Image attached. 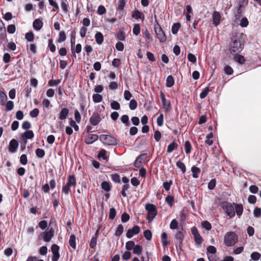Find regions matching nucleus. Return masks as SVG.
<instances>
[{
  "instance_id": "nucleus-54",
  "label": "nucleus",
  "mask_w": 261,
  "mask_h": 261,
  "mask_svg": "<svg viewBox=\"0 0 261 261\" xmlns=\"http://www.w3.org/2000/svg\"><path fill=\"white\" fill-rule=\"evenodd\" d=\"M260 257V254L257 252H253L251 254V258L252 260L254 261L257 260Z\"/></svg>"
},
{
  "instance_id": "nucleus-59",
  "label": "nucleus",
  "mask_w": 261,
  "mask_h": 261,
  "mask_svg": "<svg viewBox=\"0 0 261 261\" xmlns=\"http://www.w3.org/2000/svg\"><path fill=\"white\" fill-rule=\"evenodd\" d=\"M172 183H173L172 180H170L168 182H164L163 183V187H164V189L166 191H169L170 190L171 186L172 185Z\"/></svg>"
},
{
  "instance_id": "nucleus-2",
  "label": "nucleus",
  "mask_w": 261,
  "mask_h": 261,
  "mask_svg": "<svg viewBox=\"0 0 261 261\" xmlns=\"http://www.w3.org/2000/svg\"><path fill=\"white\" fill-rule=\"evenodd\" d=\"M238 237L237 234L233 231H229L224 236V243L228 246H233L238 242Z\"/></svg>"
},
{
  "instance_id": "nucleus-49",
  "label": "nucleus",
  "mask_w": 261,
  "mask_h": 261,
  "mask_svg": "<svg viewBox=\"0 0 261 261\" xmlns=\"http://www.w3.org/2000/svg\"><path fill=\"white\" fill-rule=\"evenodd\" d=\"M6 109L7 111H11L14 108V103L12 101H8L5 103Z\"/></svg>"
},
{
  "instance_id": "nucleus-9",
  "label": "nucleus",
  "mask_w": 261,
  "mask_h": 261,
  "mask_svg": "<svg viewBox=\"0 0 261 261\" xmlns=\"http://www.w3.org/2000/svg\"><path fill=\"white\" fill-rule=\"evenodd\" d=\"M140 231V227L138 225L134 226L132 229H129L126 232V236L127 238L130 239L134 235L138 234Z\"/></svg>"
},
{
  "instance_id": "nucleus-63",
  "label": "nucleus",
  "mask_w": 261,
  "mask_h": 261,
  "mask_svg": "<svg viewBox=\"0 0 261 261\" xmlns=\"http://www.w3.org/2000/svg\"><path fill=\"white\" fill-rule=\"evenodd\" d=\"M39 113V110L35 108L30 112V115L32 118H35L38 115Z\"/></svg>"
},
{
  "instance_id": "nucleus-55",
  "label": "nucleus",
  "mask_w": 261,
  "mask_h": 261,
  "mask_svg": "<svg viewBox=\"0 0 261 261\" xmlns=\"http://www.w3.org/2000/svg\"><path fill=\"white\" fill-rule=\"evenodd\" d=\"M165 200L170 207H171L173 205V202L174 200V198L172 196H171L170 195H168L166 197Z\"/></svg>"
},
{
  "instance_id": "nucleus-60",
  "label": "nucleus",
  "mask_w": 261,
  "mask_h": 261,
  "mask_svg": "<svg viewBox=\"0 0 261 261\" xmlns=\"http://www.w3.org/2000/svg\"><path fill=\"white\" fill-rule=\"evenodd\" d=\"M20 162L22 165H26L28 163L27 155L24 154H22L20 158Z\"/></svg>"
},
{
  "instance_id": "nucleus-44",
  "label": "nucleus",
  "mask_w": 261,
  "mask_h": 261,
  "mask_svg": "<svg viewBox=\"0 0 261 261\" xmlns=\"http://www.w3.org/2000/svg\"><path fill=\"white\" fill-rule=\"evenodd\" d=\"M66 39V36L65 32L61 31L59 33L58 41L59 42H64Z\"/></svg>"
},
{
  "instance_id": "nucleus-5",
  "label": "nucleus",
  "mask_w": 261,
  "mask_h": 261,
  "mask_svg": "<svg viewBox=\"0 0 261 261\" xmlns=\"http://www.w3.org/2000/svg\"><path fill=\"white\" fill-rule=\"evenodd\" d=\"M145 210L147 211V220L151 222L157 215V211L154 205L151 203H147L145 206Z\"/></svg>"
},
{
  "instance_id": "nucleus-43",
  "label": "nucleus",
  "mask_w": 261,
  "mask_h": 261,
  "mask_svg": "<svg viewBox=\"0 0 261 261\" xmlns=\"http://www.w3.org/2000/svg\"><path fill=\"white\" fill-rule=\"evenodd\" d=\"M101 188L107 192L111 190V186L110 184L107 181H103L101 183Z\"/></svg>"
},
{
  "instance_id": "nucleus-41",
  "label": "nucleus",
  "mask_w": 261,
  "mask_h": 261,
  "mask_svg": "<svg viewBox=\"0 0 261 261\" xmlns=\"http://www.w3.org/2000/svg\"><path fill=\"white\" fill-rule=\"evenodd\" d=\"M210 91L208 87H206L200 94V97L201 99L204 98Z\"/></svg>"
},
{
  "instance_id": "nucleus-22",
  "label": "nucleus",
  "mask_w": 261,
  "mask_h": 261,
  "mask_svg": "<svg viewBox=\"0 0 261 261\" xmlns=\"http://www.w3.org/2000/svg\"><path fill=\"white\" fill-rule=\"evenodd\" d=\"M191 171L192 172L193 177L195 178H197L200 172V169L197 167L193 166L192 167Z\"/></svg>"
},
{
  "instance_id": "nucleus-30",
  "label": "nucleus",
  "mask_w": 261,
  "mask_h": 261,
  "mask_svg": "<svg viewBox=\"0 0 261 261\" xmlns=\"http://www.w3.org/2000/svg\"><path fill=\"white\" fill-rule=\"evenodd\" d=\"M123 232V226L121 224H119L115 231V236L116 237H119Z\"/></svg>"
},
{
  "instance_id": "nucleus-36",
  "label": "nucleus",
  "mask_w": 261,
  "mask_h": 261,
  "mask_svg": "<svg viewBox=\"0 0 261 261\" xmlns=\"http://www.w3.org/2000/svg\"><path fill=\"white\" fill-rule=\"evenodd\" d=\"M180 23L178 22L174 23V24L172 27V29H171L172 33L173 34H177V33L178 31V30L180 28Z\"/></svg>"
},
{
  "instance_id": "nucleus-31",
  "label": "nucleus",
  "mask_w": 261,
  "mask_h": 261,
  "mask_svg": "<svg viewBox=\"0 0 261 261\" xmlns=\"http://www.w3.org/2000/svg\"><path fill=\"white\" fill-rule=\"evenodd\" d=\"M143 250L142 246L139 245H136L133 249V253L138 255H140Z\"/></svg>"
},
{
  "instance_id": "nucleus-33",
  "label": "nucleus",
  "mask_w": 261,
  "mask_h": 261,
  "mask_svg": "<svg viewBox=\"0 0 261 261\" xmlns=\"http://www.w3.org/2000/svg\"><path fill=\"white\" fill-rule=\"evenodd\" d=\"M177 146H178V145L175 142H173L171 143V144H170L168 145V146L167 147V152H172L174 149L177 148Z\"/></svg>"
},
{
  "instance_id": "nucleus-39",
  "label": "nucleus",
  "mask_w": 261,
  "mask_h": 261,
  "mask_svg": "<svg viewBox=\"0 0 261 261\" xmlns=\"http://www.w3.org/2000/svg\"><path fill=\"white\" fill-rule=\"evenodd\" d=\"M121 122L124 123L126 126L129 125L128 123L129 117L127 115H123L121 117Z\"/></svg>"
},
{
  "instance_id": "nucleus-34",
  "label": "nucleus",
  "mask_w": 261,
  "mask_h": 261,
  "mask_svg": "<svg viewBox=\"0 0 261 261\" xmlns=\"http://www.w3.org/2000/svg\"><path fill=\"white\" fill-rule=\"evenodd\" d=\"M163 107L166 110V111H169L170 110V102L168 101L166 98L165 100L162 101Z\"/></svg>"
},
{
  "instance_id": "nucleus-15",
  "label": "nucleus",
  "mask_w": 261,
  "mask_h": 261,
  "mask_svg": "<svg viewBox=\"0 0 261 261\" xmlns=\"http://www.w3.org/2000/svg\"><path fill=\"white\" fill-rule=\"evenodd\" d=\"M206 250H207L206 254H207V255L208 257V259L209 261H212V259H210V254H214L216 253V252L217 251V249H216V247L213 246H209L207 248Z\"/></svg>"
},
{
  "instance_id": "nucleus-6",
  "label": "nucleus",
  "mask_w": 261,
  "mask_h": 261,
  "mask_svg": "<svg viewBox=\"0 0 261 261\" xmlns=\"http://www.w3.org/2000/svg\"><path fill=\"white\" fill-rule=\"evenodd\" d=\"M221 206L229 218H232L235 216L234 204H232L230 203L224 201L221 203Z\"/></svg>"
},
{
  "instance_id": "nucleus-52",
  "label": "nucleus",
  "mask_w": 261,
  "mask_h": 261,
  "mask_svg": "<svg viewBox=\"0 0 261 261\" xmlns=\"http://www.w3.org/2000/svg\"><path fill=\"white\" fill-rule=\"evenodd\" d=\"M61 6L62 9L65 12H67L68 11V4L66 2L64 1H62L61 3Z\"/></svg>"
},
{
  "instance_id": "nucleus-58",
  "label": "nucleus",
  "mask_w": 261,
  "mask_h": 261,
  "mask_svg": "<svg viewBox=\"0 0 261 261\" xmlns=\"http://www.w3.org/2000/svg\"><path fill=\"white\" fill-rule=\"evenodd\" d=\"M106 12V9L103 6L100 5L98 7L97 13L99 15H103Z\"/></svg>"
},
{
  "instance_id": "nucleus-12",
  "label": "nucleus",
  "mask_w": 261,
  "mask_h": 261,
  "mask_svg": "<svg viewBox=\"0 0 261 261\" xmlns=\"http://www.w3.org/2000/svg\"><path fill=\"white\" fill-rule=\"evenodd\" d=\"M98 136L96 134H88L85 138V142L90 144L97 140Z\"/></svg>"
},
{
  "instance_id": "nucleus-1",
  "label": "nucleus",
  "mask_w": 261,
  "mask_h": 261,
  "mask_svg": "<svg viewBox=\"0 0 261 261\" xmlns=\"http://www.w3.org/2000/svg\"><path fill=\"white\" fill-rule=\"evenodd\" d=\"M244 44L241 40L238 37H234L232 38L229 50L232 55H236L242 50Z\"/></svg>"
},
{
  "instance_id": "nucleus-16",
  "label": "nucleus",
  "mask_w": 261,
  "mask_h": 261,
  "mask_svg": "<svg viewBox=\"0 0 261 261\" xmlns=\"http://www.w3.org/2000/svg\"><path fill=\"white\" fill-rule=\"evenodd\" d=\"M43 26V22L39 19H35L33 22V28L36 31L40 30Z\"/></svg>"
},
{
  "instance_id": "nucleus-32",
  "label": "nucleus",
  "mask_w": 261,
  "mask_h": 261,
  "mask_svg": "<svg viewBox=\"0 0 261 261\" xmlns=\"http://www.w3.org/2000/svg\"><path fill=\"white\" fill-rule=\"evenodd\" d=\"M93 100L95 103H98L101 101L102 97L99 94H94L92 96Z\"/></svg>"
},
{
  "instance_id": "nucleus-51",
  "label": "nucleus",
  "mask_w": 261,
  "mask_h": 261,
  "mask_svg": "<svg viewBox=\"0 0 261 261\" xmlns=\"http://www.w3.org/2000/svg\"><path fill=\"white\" fill-rule=\"evenodd\" d=\"M116 210L114 207L111 208L109 211V218L112 220L114 219L116 216Z\"/></svg>"
},
{
  "instance_id": "nucleus-18",
  "label": "nucleus",
  "mask_w": 261,
  "mask_h": 261,
  "mask_svg": "<svg viewBox=\"0 0 261 261\" xmlns=\"http://www.w3.org/2000/svg\"><path fill=\"white\" fill-rule=\"evenodd\" d=\"M69 113V110L67 108H63L60 113L59 119L60 120H64L66 118Z\"/></svg>"
},
{
  "instance_id": "nucleus-35",
  "label": "nucleus",
  "mask_w": 261,
  "mask_h": 261,
  "mask_svg": "<svg viewBox=\"0 0 261 261\" xmlns=\"http://www.w3.org/2000/svg\"><path fill=\"white\" fill-rule=\"evenodd\" d=\"M143 16V14L142 13L140 12L138 10H135L132 15V17L137 19H141Z\"/></svg>"
},
{
  "instance_id": "nucleus-26",
  "label": "nucleus",
  "mask_w": 261,
  "mask_h": 261,
  "mask_svg": "<svg viewBox=\"0 0 261 261\" xmlns=\"http://www.w3.org/2000/svg\"><path fill=\"white\" fill-rule=\"evenodd\" d=\"M174 84V80L172 75H169L166 80V86L171 87Z\"/></svg>"
},
{
  "instance_id": "nucleus-62",
  "label": "nucleus",
  "mask_w": 261,
  "mask_h": 261,
  "mask_svg": "<svg viewBox=\"0 0 261 261\" xmlns=\"http://www.w3.org/2000/svg\"><path fill=\"white\" fill-rule=\"evenodd\" d=\"M133 32V33L136 35H138L139 34L140 32V27L139 24H136L134 25Z\"/></svg>"
},
{
  "instance_id": "nucleus-42",
  "label": "nucleus",
  "mask_w": 261,
  "mask_h": 261,
  "mask_svg": "<svg viewBox=\"0 0 261 261\" xmlns=\"http://www.w3.org/2000/svg\"><path fill=\"white\" fill-rule=\"evenodd\" d=\"M48 2L49 5L54 7L53 11H57L58 12L59 9L58 4L54 0H48Z\"/></svg>"
},
{
  "instance_id": "nucleus-48",
  "label": "nucleus",
  "mask_w": 261,
  "mask_h": 261,
  "mask_svg": "<svg viewBox=\"0 0 261 261\" xmlns=\"http://www.w3.org/2000/svg\"><path fill=\"white\" fill-rule=\"evenodd\" d=\"M137 107V102L136 100L132 99L129 103V109L132 110H134L136 109Z\"/></svg>"
},
{
  "instance_id": "nucleus-40",
  "label": "nucleus",
  "mask_w": 261,
  "mask_h": 261,
  "mask_svg": "<svg viewBox=\"0 0 261 261\" xmlns=\"http://www.w3.org/2000/svg\"><path fill=\"white\" fill-rule=\"evenodd\" d=\"M25 39L29 42L33 41L34 38V35L32 32H29L25 34Z\"/></svg>"
},
{
  "instance_id": "nucleus-21",
  "label": "nucleus",
  "mask_w": 261,
  "mask_h": 261,
  "mask_svg": "<svg viewBox=\"0 0 261 261\" xmlns=\"http://www.w3.org/2000/svg\"><path fill=\"white\" fill-rule=\"evenodd\" d=\"M161 239L162 245L164 247L169 244V242L167 241V234L165 232H164L162 233Z\"/></svg>"
},
{
  "instance_id": "nucleus-25",
  "label": "nucleus",
  "mask_w": 261,
  "mask_h": 261,
  "mask_svg": "<svg viewBox=\"0 0 261 261\" xmlns=\"http://www.w3.org/2000/svg\"><path fill=\"white\" fill-rule=\"evenodd\" d=\"M234 59L236 62H238L241 64H244L245 61V59L243 56L238 54L235 55Z\"/></svg>"
},
{
  "instance_id": "nucleus-45",
  "label": "nucleus",
  "mask_w": 261,
  "mask_h": 261,
  "mask_svg": "<svg viewBox=\"0 0 261 261\" xmlns=\"http://www.w3.org/2000/svg\"><path fill=\"white\" fill-rule=\"evenodd\" d=\"M135 246V243L132 241H129L126 242L125 245L126 249L127 250H130L132 249H134Z\"/></svg>"
},
{
  "instance_id": "nucleus-50",
  "label": "nucleus",
  "mask_w": 261,
  "mask_h": 261,
  "mask_svg": "<svg viewBox=\"0 0 261 261\" xmlns=\"http://www.w3.org/2000/svg\"><path fill=\"white\" fill-rule=\"evenodd\" d=\"M178 227V222L176 219H173L170 224V228L171 229H177Z\"/></svg>"
},
{
  "instance_id": "nucleus-17",
  "label": "nucleus",
  "mask_w": 261,
  "mask_h": 261,
  "mask_svg": "<svg viewBox=\"0 0 261 261\" xmlns=\"http://www.w3.org/2000/svg\"><path fill=\"white\" fill-rule=\"evenodd\" d=\"M82 50V45L81 44H77L75 47H71L72 54L73 57L76 58L75 53L79 54Z\"/></svg>"
},
{
  "instance_id": "nucleus-4",
  "label": "nucleus",
  "mask_w": 261,
  "mask_h": 261,
  "mask_svg": "<svg viewBox=\"0 0 261 261\" xmlns=\"http://www.w3.org/2000/svg\"><path fill=\"white\" fill-rule=\"evenodd\" d=\"M100 141L107 145H115L117 144V140L110 135H101L99 137Z\"/></svg>"
},
{
  "instance_id": "nucleus-64",
  "label": "nucleus",
  "mask_w": 261,
  "mask_h": 261,
  "mask_svg": "<svg viewBox=\"0 0 261 261\" xmlns=\"http://www.w3.org/2000/svg\"><path fill=\"white\" fill-rule=\"evenodd\" d=\"M253 214L254 217L258 218L261 216V208L256 207L254 210Z\"/></svg>"
},
{
  "instance_id": "nucleus-38",
  "label": "nucleus",
  "mask_w": 261,
  "mask_h": 261,
  "mask_svg": "<svg viewBox=\"0 0 261 261\" xmlns=\"http://www.w3.org/2000/svg\"><path fill=\"white\" fill-rule=\"evenodd\" d=\"M36 155L40 158H42L45 155V151L43 149L37 148L36 150Z\"/></svg>"
},
{
  "instance_id": "nucleus-29",
  "label": "nucleus",
  "mask_w": 261,
  "mask_h": 261,
  "mask_svg": "<svg viewBox=\"0 0 261 261\" xmlns=\"http://www.w3.org/2000/svg\"><path fill=\"white\" fill-rule=\"evenodd\" d=\"M185 150L187 154H189L191 152L192 149V145L189 141H187L185 143Z\"/></svg>"
},
{
  "instance_id": "nucleus-27",
  "label": "nucleus",
  "mask_w": 261,
  "mask_h": 261,
  "mask_svg": "<svg viewBox=\"0 0 261 261\" xmlns=\"http://www.w3.org/2000/svg\"><path fill=\"white\" fill-rule=\"evenodd\" d=\"M76 238L74 235L72 234L70 237L69 243L70 246L73 249H75L76 248V243H75Z\"/></svg>"
},
{
  "instance_id": "nucleus-23",
  "label": "nucleus",
  "mask_w": 261,
  "mask_h": 261,
  "mask_svg": "<svg viewBox=\"0 0 261 261\" xmlns=\"http://www.w3.org/2000/svg\"><path fill=\"white\" fill-rule=\"evenodd\" d=\"M98 157L99 159L102 158L104 160H107L108 157L107 151L103 149H101L98 154Z\"/></svg>"
},
{
  "instance_id": "nucleus-28",
  "label": "nucleus",
  "mask_w": 261,
  "mask_h": 261,
  "mask_svg": "<svg viewBox=\"0 0 261 261\" xmlns=\"http://www.w3.org/2000/svg\"><path fill=\"white\" fill-rule=\"evenodd\" d=\"M34 133L32 130L25 131L22 135V137H25L26 139H31L34 137Z\"/></svg>"
},
{
  "instance_id": "nucleus-46",
  "label": "nucleus",
  "mask_w": 261,
  "mask_h": 261,
  "mask_svg": "<svg viewBox=\"0 0 261 261\" xmlns=\"http://www.w3.org/2000/svg\"><path fill=\"white\" fill-rule=\"evenodd\" d=\"M111 107L113 110H118L120 108V106L117 101H113L111 103Z\"/></svg>"
},
{
  "instance_id": "nucleus-14",
  "label": "nucleus",
  "mask_w": 261,
  "mask_h": 261,
  "mask_svg": "<svg viewBox=\"0 0 261 261\" xmlns=\"http://www.w3.org/2000/svg\"><path fill=\"white\" fill-rule=\"evenodd\" d=\"M234 207L235 213H236L237 215L240 217L243 212V205L241 204L234 203Z\"/></svg>"
},
{
  "instance_id": "nucleus-7",
  "label": "nucleus",
  "mask_w": 261,
  "mask_h": 261,
  "mask_svg": "<svg viewBox=\"0 0 261 261\" xmlns=\"http://www.w3.org/2000/svg\"><path fill=\"white\" fill-rule=\"evenodd\" d=\"M154 29L156 37L159 41L161 42H165L166 40V36L158 22H156L154 24Z\"/></svg>"
},
{
  "instance_id": "nucleus-10",
  "label": "nucleus",
  "mask_w": 261,
  "mask_h": 261,
  "mask_svg": "<svg viewBox=\"0 0 261 261\" xmlns=\"http://www.w3.org/2000/svg\"><path fill=\"white\" fill-rule=\"evenodd\" d=\"M221 16L220 13L218 11H214L213 13V23L217 27L221 22Z\"/></svg>"
},
{
  "instance_id": "nucleus-57",
  "label": "nucleus",
  "mask_w": 261,
  "mask_h": 261,
  "mask_svg": "<svg viewBox=\"0 0 261 261\" xmlns=\"http://www.w3.org/2000/svg\"><path fill=\"white\" fill-rule=\"evenodd\" d=\"M144 237L147 240H150L152 238V233L149 230H146L144 232Z\"/></svg>"
},
{
  "instance_id": "nucleus-24",
  "label": "nucleus",
  "mask_w": 261,
  "mask_h": 261,
  "mask_svg": "<svg viewBox=\"0 0 261 261\" xmlns=\"http://www.w3.org/2000/svg\"><path fill=\"white\" fill-rule=\"evenodd\" d=\"M1 104L2 106L5 105L7 100V96L6 93L3 91H0Z\"/></svg>"
},
{
  "instance_id": "nucleus-11",
  "label": "nucleus",
  "mask_w": 261,
  "mask_h": 261,
  "mask_svg": "<svg viewBox=\"0 0 261 261\" xmlns=\"http://www.w3.org/2000/svg\"><path fill=\"white\" fill-rule=\"evenodd\" d=\"M101 121V118L98 113H93L90 118V122L93 125H97Z\"/></svg>"
},
{
  "instance_id": "nucleus-53",
  "label": "nucleus",
  "mask_w": 261,
  "mask_h": 261,
  "mask_svg": "<svg viewBox=\"0 0 261 261\" xmlns=\"http://www.w3.org/2000/svg\"><path fill=\"white\" fill-rule=\"evenodd\" d=\"M129 187V185H123V186L122 187V190L121 192V193L122 195L123 196V197H126L127 194L125 192L128 189Z\"/></svg>"
},
{
  "instance_id": "nucleus-3",
  "label": "nucleus",
  "mask_w": 261,
  "mask_h": 261,
  "mask_svg": "<svg viewBox=\"0 0 261 261\" xmlns=\"http://www.w3.org/2000/svg\"><path fill=\"white\" fill-rule=\"evenodd\" d=\"M76 185V179L73 175H70L68 177L67 181L63 185L62 191L66 195H68L70 192L71 187L74 188Z\"/></svg>"
},
{
  "instance_id": "nucleus-13",
  "label": "nucleus",
  "mask_w": 261,
  "mask_h": 261,
  "mask_svg": "<svg viewBox=\"0 0 261 261\" xmlns=\"http://www.w3.org/2000/svg\"><path fill=\"white\" fill-rule=\"evenodd\" d=\"M18 146V142L14 139H12L9 143V151L13 153L15 152Z\"/></svg>"
},
{
  "instance_id": "nucleus-47",
  "label": "nucleus",
  "mask_w": 261,
  "mask_h": 261,
  "mask_svg": "<svg viewBox=\"0 0 261 261\" xmlns=\"http://www.w3.org/2000/svg\"><path fill=\"white\" fill-rule=\"evenodd\" d=\"M249 24V21L246 17L242 18L240 20V25L242 27H246Z\"/></svg>"
},
{
  "instance_id": "nucleus-56",
  "label": "nucleus",
  "mask_w": 261,
  "mask_h": 261,
  "mask_svg": "<svg viewBox=\"0 0 261 261\" xmlns=\"http://www.w3.org/2000/svg\"><path fill=\"white\" fill-rule=\"evenodd\" d=\"M224 72L226 74L228 75H231L233 73V69L232 68L228 65H226L224 68Z\"/></svg>"
},
{
  "instance_id": "nucleus-19",
  "label": "nucleus",
  "mask_w": 261,
  "mask_h": 261,
  "mask_svg": "<svg viewBox=\"0 0 261 261\" xmlns=\"http://www.w3.org/2000/svg\"><path fill=\"white\" fill-rule=\"evenodd\" d=\"M95 41L98 44H101L103 41V37L100 32H97L95 35Z\"/></svg>"
},
{
  "instance_id": "nucleus-8",
  "label": "nucleus",
  "mask_w": 261,
  "mask_h": 261,
  "mask_svg": "<svg viewBox=\"0 0 261 261\" xmlns=\"http://www.w3.org/2000/svg\"><path fill=\"white\" fill-rule=\"evenodd\" d=\"M54 235V230L53 228H50L48 230L43 232L41 234V236L45 242H49Z\"/></svg>"
},
{
  "instance_id": "nucleus-37",
  "label": "nucleus",
  "mask_w": 261,
  "mask_h": 261,
  "mask_svg": "<svg viewBox=\"0 0 261 261\" xmlns=\"http://www.w3.org/2000/svg\"><path fill=\"white\" fill-rule=\"evenodd\" d=\"M176 164L177 167L181 169L183 173H184L186 172V168L185 164L182 162L179 161L176 162Z\"/></svg>"
},
{
  "instance_id": "nucleus-61",
  "label": "nucleus",
  "mask_w": 261,
  "mask_h": 261,
  "mask_svg": "<svg viewBox=\"0 0 261 261\" xmlns=\"http://www.w3.org/2000/svg\"><path fill=\"white\" fill-rule=\"evenodd\" d=\"M188 59L190 62L193 63H194L196 62V58L195 56L191 53H189L188 55Z\"/></svg>"
},
{
  "instance_id": "nucleus-20",
  "label": "nucleus",
  "mask_w": 261,
  "mask_h": 261,
  "mask_svg": "<svg viewBox=\"0 0 261 261\" xmlns=\"http://www.w3.org/2000/svg\"><path fill=\"white\" fill-rule=\"evenodd\" d=\"M213 136H214V135L212 133H210V134H208L206 137V140L205 141V143L206 144L208 145L209 146L212 145L213 143Z\"/></svg>"
}]
</instances>
